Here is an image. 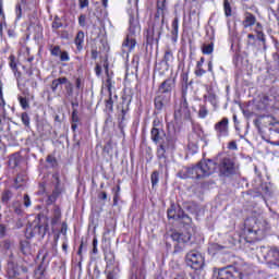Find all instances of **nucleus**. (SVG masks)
I'll use <instances>...</instances> for the list:
<instances>
[{"label":"nucleus","instance_id":"nucleus-1","mask_svg":"<svg viewBox=\"0 0 279 279\" xmlns=\"http://www.w3.org/2000/svg\"><path fill=\"white\" fill-rule=\"evenodd\" d=\"M180 129H175V125L168 124V134L165 132L162 121L155 118L153 121V128L150 130V141L157 145L156 156L160 162L167 165L169 156H173L178 149V135Z\"/></svg>","mask_w":279,"mask_h":279},{"label":"nucleus","instance_id":"nucleus-2","mask_svg":"<svg viewBox=\"0 0 279 279\" xmlns=\"http://www.w3.org/2000/svg\"><path fill=\"white\" fill-rule=\"evenodd\" d=\"M269 231V223L263 218H247L244 221V241L246 243H256L263 241Z\"/></svg>","mask_w":279,"mask_h":279},{"label":"nucleus","instance_id":"nucleus-3","mask_svg":"<svg viewBox=\"0 0 279 279\" xmlns=\"http://www.w3.org/2000/svg\"><path fill=\"white\" fill-rule=\"evenodd\" d=\"M217 171V162L213 159H204L198 162V165L186 168L185 172H179L178 177L182 180L192 178V180H202V178H208Z\"/></svg>","mask_w":279,"mask_h":279},{"label":"nucleus","instance_id":"nucleus-4","mask_svg":"<svg viewBox=\"0 0 279 279\" xmlns=\"http://www.w3.org/2000/svg\"><path fill=\"white\" fill-rule=\"evenodd\" d=\"M175 88V78L169 77L165 80L158 87L154 99L156 112L160 113L171 104V95Z\"/></svg>","mask_w":279,"mask_h":279},{"label":"nucleus","instance_id":"nucleus-5","mask_svg":"<svg viewBox=\"0 0 279 279\" xmlns=\"http://www.w3.org/2000/svg\"><path fill=\"white\" fill-rule=\"evenodd\" d=\"M141 35V22L138 21V16L130 13L129 17V28L126 37L122 44V48L126 49V51H132L134 47H136V36Z\"/></svg>","mask_w":279,"mask_h":279},{"label":"nucleus","instance_id":"nucleus-6","mask_svg":"<svg viewBox=\"0 0 279 279\" xmlns=\"http://www.w3.org/2000/svg\"><path fill=\"white\" fill-rule=\"evenodd\" d=\"M49 230V222L43 214H38L32 226L26 229L25 236L26 239H34L36 234L45 239L47 231Z\"/></svg>","mask_w":279,"mask_h":279},{"label":"nucleus","instance_id":"nucleus-7","mask_svg":"<svg viewBox=\"0 0 279 279\" xmlns=\"http://www.w3.org/2000/svg\"><path fill=\"white\" fill-rule=\"evenodd\" d=\"M193 234H195V228L190 227L186 232H178L174 231L171 233V239L174 241V250L172 254H182L184 250H186V243L191 241L193 238Z\"/></svg>","mask_w":279,"mask_h":279},{"label":"nucleus","instance_id":"nucleus-8","mask_svg":"<svg viewBox=\"0 0 279 279\" xmlns=\"http://www.w3.org/2000/svg\"><path fill=\"white\" fill-rule=\"evenodd\" d=\"M218 169L222 178H232L239 173V163L233 157L225 156L218 160Z\"/></svg>","mask_w":279,"mask_h":279},{"label":"nucleus","instance_id":"nucleus-9","mask_svg":"<svg viewBox=\"0 0 279 279\" xmlns=\"http://www.w3.org/2000/svg\"><path fill=\"white\" fill-rule=\"evenodd\" d=\"M165 32V21L153 20L150 28L146 32V46L151 47L154 43H159L162 33Z\"/></svg>","mask_w":279,"mask_h":279},{"label":"nucleus","instance_id":"nucleus-10","mask_svg":"<svg viewBox=\"0 0 279 279\" xmlns=\"http://www.w3.org/2000/svg\"><path fill=\"white\" fill-rule=\"evenodd\" d=\"M174 120L179 122L191 121V109H189V101H186V93L184 92L180 105L174 110Z\"/></svg>","mask_w":279,"mask_h":279},{"label":"nucleus","instance_id":"nucleus-11","mask_svg":"<svg viewBox=\"0 0 279 279\" xmlns=\"http://www.w3.org/2000/svg\"><path fill=\"white\" fill-rule=\"evenodd\" d=\"M214 278L216 279H243V272L236 270L232 266L214 269Z\"/></svg>","mask_w":279,"mask_h":279},{"label":"nucleus","instance_id":"nucleus-12","mask_svg":"<svg viewBox=\"0 0 279 279\" xmlns=\"http://www.w3.org/2000/svg\"><path fill=\"white\" fill-rule=\"evenodd\" d=\"M263 257L266 260L267 267L269 269H278L279 268V248L274 247H263Z\"/></svg>","mask_w":279,"mask_h":279},{"label":"nucleus","instance_id":"nucleus-13","mask_svg":"<svg viewBox=\"0 0 279 279\" xmlns=\"http://www.w3.org/2000/svg\"><path fill=\"white\" fill-rule=\"evenodd\" d=\"M187 267L195 269V271L199 269H204V256L199 254L197 251H191L185 256Z\"/></svg>","mask_w":279,"mask_h":279},{"label":"nucleus","instance_id":"nucleus-14","mask_svg":"<svg viewBox=\"0 0 279 279\" xmlns=\"http://www.w3.org/2000/svg\"><path fill=\"white\" fill-rule=\"evenodd\" d=\"M262 104L265 106H270V108L279 109V93L278 88L271 87L268 94H265L262 97Z\"/></svg>","mask_w":279,"mask_h":279},{"label":"nucleus","instance_id":"nucleus-15","mask_svg":"<svg viewBox=\"0 0 279 279\" xmlns=\"http://www.w3.org/2000/svg\"><path fill=\"white\" fill-rule=\"evenodd\" d=\"M229 123L230 120L228 118H222L219 122H217L214 126L217 137L218 138H223L230 134V129H229Z\"/></svg>","mask_w":279,"mask_h":279},{"label":"nucleus","instance_id":"nucleus-16","mask_svg":"<svg viewBox=\"0 0 279 279\" xmlns=\"http://www.w3.org/2000/svg\"><path fill=\"white\" fill-rule=\"evenodd\" d=\"M256 34H257V50L258 51H267V39L265 38V33H263V24L260 22H256Z\"/></svg>","mask_w":279,"mask_h":279},{"label":"nucleus","instance_id":"nucleus-17","mask_svg":"<svg viewBox=\"0 0 279 279\" xmlns=\"http://www.w3.org/2000/svg\"><path fill=\"white\" fill-rule=\"evenodd\" d=\"M184 209L180 205L172 203L167 210L168 219H173V221H180V217L182 216Z\"/></svg>","mask_w":279,"mask_h":279},{"label":"nucleus","instance_id":"nucleus-18","mask_svg":"<svg viewBox=\"0 0 279 279\" xmlns=\"http://www.w3.org/2000/svg\"><path fill=\"white\" fill-rule=\"evenodd\" d=\"M26 74L28 75V82H31V86L32 88H38V80H41L40 77V70L38 69H34V68H29L26 71Z\"/></svg>","mask_w":279,"mask_h":279},{"label":"nucleus","instance_id":"nucleus-19","mask_svg":"<svg viewBox=\"0 0 279 279\" xmlns=\"http://www.w3.org/2000/svg\"><path fill=\"white\" fill-rule=\"evenodd\" d=\"M256 25V15L250 11H245L243 14L242 27L247 29L248 27H254Z\"/></svg>","mask_w":279,"mask_h":279},{"label":"nucleus","instance_id":"nucleus-20","mask_svg":"<svg viewBox=\"0 0 279 279\" xmlns=\"http://www.w3.org/2000/svg\"><path fill=\"white\" fill-rule=\"evenodd\" d=\"M253 186L255 189V191H258L259 193H264L265 195H269L270 191H269V184L268 183H263V179L260 178V175L258 177V179H255L253 181Z\"/></svg>","mask_w":279,"mask_h":279},{"label":"nucleus","instance_id":"nucleus-21","mask_svg":"<svg viewBox=\"0 0 279 279\" xmlns=\"http://www.w3.org/2000/svg\"><path fill=\"white\" fill-rule=\"evenodd\" d=\"M7 274L9 278H16L19 276V265L14 260L9 259L7 264Z\"/></svg>","mask_w":279,"mask_h":279},{"label":"nucleus","instance_id":"nucleus-22","mask_svg":"<svg viewBox=\"0 0 279 279\" xmlns=\"http://www.w3.org/2000/svg\"><path fill=\"white\" fill-rule=\"evenodd\" d=\"M62 219V209L60 206L54 205L52 208L51 226H58V222Z\"/></svg>","mask_w":279,"mask_h":279},{"label":"nucleus","instance_id":"nucleus-23","mask_svg":"<svg viewBox=\"0 0 279 279\" xmlns=\"http://www.w3.org/2000/svg\"><path fill=\"white\" fill-rule=\"evenodd\" d=\"M105 260L107 263V269H110V267H119V264H117L114 259V253L112 251L105 252Z\"/></svg>","mask_w":279,"mask_h":279},{"label":"nucleus","instance_id":"nucleus-24","mask_svg":"<svg viewBox=\"0 0 279 279\" xmlns=\"http://www.w3.org/2000/svg\"><path fill=\"white\" fill-rule=\"evenodd\" d=\"M172 31H171V39L172 43H178V32L180 29V19L174 17L171 24Z\"/></svg>","mask_w":279,"mask_h":279},{"label":"nucleus","instance_id":"nucleus-25","mask_svg":"<svg viewBox=\"0 0 279 279\" xmlns=\"http://www.w3.org/2000/svg\"><path fill=\"white\" fill-rule=\"evenodd\" d=\"M74 45L76 46V51L82 52L84 49V33L83 31H78L75 38H74Z\"/></svg>","mask_w":279,"mask_h":279},{"label":"nucleus","instance_id":"nucleus-26","mask_svg":"<svg viewBox=\"0 0 279 279\" xmlns=\"http://www.w3.org/2000/svg\"><path fill=\"white\" fill-rule=\"evenodd\" d=\"M82 123V119H80V116L77 114V109H73L72 116H71V130L72 132L77 131V125Z\"/></svg>","mask_w":279,"mask_h":279},{"label":"nucleus","instance_id":"nucleus-27","mask_svg":"<svg viewBox=\"0 0 279 279\" xmlns=\"http://www.w3.org/2000/svg\"><path fill=\"white\" fill-rule=\"evenodd\" d=\"M190 21H197V23H199V3H195L191 5Z\"/></svg>","mask_w":279,"mask_h":279},{"label":"nucleus","instance_id":"nucleus-28","mask_svg":"<svg viewBox=\"0 0 279 279\" xmlns=\"http://www.w3.org/2000/svg\"><path fill=\"white\" fill-rule=\"evenodd\" d=\"M62 84H66V76L54 78L51 82V85H50V88H51L52 93H57L58 92V87L62 86Z\"/></svg>","mask_w":279,"mask_h":279},{"label":"nucleus","instance_id":"nucleus-29","mask_svg":"<svg viewBox=\"0 0 279 279\" xmlns=\"http://www.w3.org/2000/svg\"><path fill=\"white\" fill-rule=\"evenodd\" d=\"M179 219H181V221H183L184 226H186L185 230L182 232H189V228H193V226H191L193 223V219L189 215H186L184 213V210L182 211V215L180 216Z\"/></svg>","mask_w":279,"mask_h":279},{"label":"nucleus","instance_id":"nucleus-30","mask_svg":"<svg viewBox=\"0 0 279 279\" xmlns=\"http://www.w3.org/2000/svg\"><path fill=\"white\" fill-rule=\"evenodd\" d=\"M65 84V97L66 99H73V95H74V90L75 87L73 86V83H71L69 81V78H66V83Z\"/></svg>","mask_w":279,"mask_h":279},{"label":"nucleus","instance_id":"nucleus-31","mask_svg":"<svg viewBox=\"0 0 279 279\" xmlns=\"http://www.w3.org/2000/svg\"><path fill=\"white\" fill-rule=\"evenodd\" d=\"M104 66H105V73L107 75L105 86L107 87V90H108L109 95H111V93H112V77H110V72H109V69H108V64H105Z\"/></svg>","mask_w":279,"mask_h":279},{"label":"nucleus","instance_id":"nucleus-32","mask_svg":"<svg viewBox=\"0 0 279 279\" xmlns=\"http://www.w3.org/2000/svg\"><path fill=\"white\" fill-rule=\"evenodd\" d=\"M225 16L230 19L232 16V0H223Z\"/></svg>","mask_w":279,"mask_h":279},{"label":"nucleus","instance_id":"nucleus-33","mask_svg":"<svg viewBox=\"0 0 279 279\" xmlns=\"http://www.w3.org/2000/svg\"><path fill=\"white\" fill-rule=\"evenodd\" d=\"M202 51H203L204 56H210V53H213L215 51V44L214 43L204 44L202 47Z\"/></svg>","mask_w":279,"mask_h":279},{"label":"nucleus","instance_id":"nucleus-34","mask_svg":"<svg viewBox=\"0 0 279 279\" xmlns=\"http://www.w3.org/2000/svg\"><path fill=\"white\" fill-rule=\"evenodd\" d=\"M106 110L109 112H114V100L112 99V93L109 94V98L105 100Z\"/></svg>","mask_w":279,"mask_h":279},{"label":"nucleus","instance_id":"nucleus-35","mask_svg":"<svg viewBox=\"0 0 279 279\" xmlns=\"http://www.w3.org/2000/svg\"><path fill=\"white\" fill-rule=\"evenodd\" d=\"M172 61H173V51H171V49L168 48L165 51L163 59L161 60V62L169 64Z\"/></svg>","mask_w":279,"mask_h":279},{"label":"nucleus","instance_id":"nucleus-36","mask_svg":"<svg viewBox=\"0 0 279 279\" xmlns=\"http://www.w3.org/2000/svg\"><path fill=\"white\" fill-rule=\"evenodd\" d=\"M156 71H159L160 75H165V73L169 71V64L165 63L163 61H160L156 64Z\"/></svg>","mask_w":279,"mask_h":279},{"label":"nucleus","instance_id":"nucleus-37","mask_svg":"<svg viewBox=\"0 0 279 279\" xmlns=\"http://www.w3.org/2000/svg\"><path fill=\"white\" fill-rule=\"evenodd\" d=\"M107 279H119V267L116 266L112 270H106Z\"/></svg>","mask_w":279,"mask_h":279},{"label":"nucleus","instance_id":"nucleus-38","mask_svg":"<svg viewBox=\"0 0 279 279\" xmlns=\"http://www.w3.org/2000/svg\"><path fill=\"white\" fill-rule=\"evenodd\" d=\"M150 182H151V187L156 189L158 186V182H160V173L158 171H154L150 175Z\"/></svg>","mask_w":279,"mask_h":279},{"label":"nucleus","instance_id":"nucleus-39","mask_svg":"<svg viewBox=\"0 0 279 279\" xmlns=\"http://www.w3.org/2000/svg\"><path fill=\"white\" fill-rule=\"evenodd\" d=\"M63 25L64 24H62V20H60L58 15L54 16V20L51 24L52 32H58V29H60V27H63Z\"/></svg>","mask_w":279,"mask_h":279},{"label":"nucleus","instance_id":"nucleus-40","mask_svg":"<svg viewBox=\"0 0 279 279\" xmlns=\"http://www.w3.org/2000/svg\"><path fill=\"white\" fill-rule=\"evenodd\" d=\"M12 208L15 215H19L20 217L23 215V206L21 205V202L19 201L13 202Z\"/></svg>","mask_w":279,"mask_h":279},{"label":"nucleus","instance_id":"nucleus-41","mask_svg":"<svg viewBox=\"0 0 279 279\" xmlns=\"http://www.w3.org/2000/svg\"><path fill=\"white\" fill-rule=\"evenodd\" d=\"M167 12V9H158L155 13L153 21H165V13Z\"/></svg>","mask_w":279,"mask_h":279},{"label":"nucleus","instance_id":"nucleus-42","mask_svg":"<svg viewBox=\"0 0 279 279\" xmlns=\"http://www.w3.org/2000/svg\"><path fill=\"white\" fill-rule=\"evenodd\" d=\"M20 250H21L22 254H24V255L29 254V242H27V240L21 241Z\"/></svg>","mask_w":279,"mask_h":279},{"label":"nucleus","instance_id":"nucleus-43","mask_svg":"<svg viewBox=\"0 0 279 279\" xmlns=\"http://www.w3.org/2000/svg\"><path fill=\"white\" fill-rule=\"evenodd\" d=\"M208 117V107L206 105H199L198 118L206 119Z\"/></svg>","mask_w":279,"mask_h":279},{"label":"nucleus","instance_id":"nucleus-44","mask_svg":"<svg viewBox=\"0 0 279 279\" xmlns=\"http://www.w3.org/2000/svg\"><path fill=\"white\" fill-rule=\"evenodd\" d=\"M128 105L126 107H122L119 116H118V120H119V125H123V121H125V114H128Z\"/></svg>","mask_w":279,"mask_h":279},{"label":"nucleus","instance_id":"nucleus-45","mask_svg":"<svg viewBox=\"0 0 279 279\" xmlns=\"http://www.w3.org/2000/svg\"><path fill=\"white\" fill-rule=\"evenodd\" d=\"M221 250H226V246L218 243H211L209 245V252H213V254H217V252H221Z\"/></svg>","mask_w":279,"mask_h":279},{"label":"nucleus","instance_id":"nucleus-46","mask_svg":"<svg viewBox=\"0 0 279 279\" xmlns=\"http://www.w3.org/2000/svg\"><path fill=\"white\" fill-rule=\"evenodd\" d=\"M204 100L211 104V106H217V95L209 93L208 95L204 96Z\"/></svg>","mask_w":279,"mask_h":279},{"label":"nucleus","instance_id":"nucleus-47","mask_svg":"<svg viewBox=\"0 0 279 279\" xmlns=\"http://www.w3.org/2000/svg\"><path fill=\"white\" fill-rule=\"evenodd\" d=\"M113 191V206H118L119 205V197H120V193H121V186H117L116 189L112 190Z\"/></svg>","mask_w":279,"mask_h":279},{"label":"nucleus","instance_id":"nucleus-48","mask_svg":"<svg viewBox=\"0 0 279 279\" xmlns=\"http://www.w3.org/2000/svg\"><path fill=\"white\" fill-rule=\"evenodd\" d=\"M1 199H2L3 204H8L10 202V199H12V191L5 190L2 193Z\"/></svg>","mask_w":279,"mask_h":279},{"label":"nucleus","instance_id":"nucleus-49","mask_svg":"<svg viewBox=\"0 0 279 279\" xmlns=\"http://www.w3.org/2000/svg\"><path fill=\"white\" fill-rule=\"evenodd\" d=\"M247 45L251 47H256V43L258 40V37H256L254 34H248L247 35Z\"/></svg>","mask_w":279,"mask_h":279},{"label":"nucleus","instance_id":"nucleus-50","mask_svg":"<svg viewBox=\"0 0 279 279\" xmlns=\"http://www.w3.org/2000/svg\"><path fill=\"white\" fill-rule=\"evenodd\" d=\"M50 53L51 56H53L54 58H60V54L62 53V49L60 48V46H53L50 49Z\"/></svg>","mask_w":279,"mask_h":279},{"label":"nucleus","instance_id":"nucleus-51","mask_svg":"<svg viewBox=\"0 0 279 279\" xmlns=\"http://www.w3.org/2000/svg\"><path fill=\"white\" fill-rule=\"evenodd\" d=\"M75 89L76 90H84V80L82 77L75 78Z\"/></svg>","mask_w":279,"mask_h":279},{"label":"nucleus","instance_id":"nucleus-52","mask_svg":"<svg viewBox=\"0 0 279 279\" xmlns=\"http://www.w3.org/2000/svg\"><path fill=\"white\" fill-rule=\"evenodd\" d=\"M21 120H22V123L25 125V128H29V114H27V112H23L21 114Z\"/></svg>","mask_w":279,"mask_h":279},{"label":"nucleus","instance_id":"nucleus-53","mask_svg":"<svg viewBox=\"0 0 279 279\" xmlns=\"http://www.w3.org/2000/svg\"><path fill=\"white\" fill-rule=\"evenodd\" d=\"M19 101L23 110H27V108H29V102L27 101V98L19 96Z\"/></svg>","mask_w":279,"mask_h":279},{"label":"nucleus","instance_id":"nucleus-54","mask_svg":"<svg viewBox=\"0 0 279 279\" xmlns=\"http://www.w3.org/2000/svg\"><path fill=\"white\" fill-rule=\"evenodd\" d=\"M46 161L48 162V165H50V167H58V159H56V157L49 155L46 158Z\"/></svg>","mask_w":279,"mask_h":279},{"label":"nucleus","instance_id":"nucleus-55","mask_svg":"<svg viewBox=\"0 0 279 279\" xmlns=\"http://www.w3.org/2000/svg\"><path fill=\"white\" fill-rule=\"evenodd\" d=\"M14 182H15V189L19 190V187L21 186V183L25 182V177H23V174H17Z\"/></svg>","mask_w":279,"mask_h":279},{"label":"nucleus","instance_id":"nucleus-56","mask_svg":"<svg viewBox=\"0 0 279 279\" xmlns=\"http://www.w3.org/2000/svg\"><path fill=\"white\" fill-rule=\"evenodd\" d=\"M59 58L61 62H69V60H71V57H69L68 51H61Z\"/></svg>","mask_w":279,"mask_h":279},{"label":"nucleus","instance_id":"nucleus-57","mask_svg":"<svg viewBox=\"0 0 279 279\" xmlns=\"http://www.w3.org/2000/svg\"><path fill=\"white\" fill-rule=\"evenodd\" d=\"M35 274L39 276V278H43V276H45V266L43 264H39Z\"/></svg>","mask_w":279,"mask_h":279},{"label":"nucleus","instance_id":"nucleus-58","mask_svg":"<svg viewBox=\"0 0 279 279\" xmlns=\"http://www.w3.org/2000/svg\"><path fill=\"white\" fill-rule=\"evenodd\" d=\"M157 9L167 10V0H157Z\"/></svg>","mask_w":279,"mask_h":279},{"label":"nucleus","instance_id":"nucleus-59","mask_svg":"<svg viewBox=\"0 0 279 279\" xmlns=\"http://www.w3.org/2000/svg\"><path fill=\"white\" fill-rule=\"evenodd\" d=\"M86 14H81L78 16V25L80 27H86Z\"/></svg>","mask_w":279,"mask_h":279},{"label":"nucleus","instance_id":"nucleus-60","mask_svg":"<svg viewBox=\"0 0 279 279\" xmlns=\"http://www.w3.org/2000/svg\"><path fill=\"white\" fill-rule=\"evenodd\" d=\"M52 178L54 180V187H62L60 184V174L58 172L52 174Z\"/></svg>","mask_w":279,"mask_h":279},{"label":"nucleus","instance_id":"nucleus-61","mask_svg":"<svg viewBox=\"0 0 279 279\" xmlns=\"http://www.w3.org/2000/svg\"><path fill=\"white\" fill-rule=\"evenodd\" d=\"M9 60H10V68L12 69L13 72H16L17 66H16V61L14 56H10Z\"/></svg>","mask_w":279,"mask_h":279},{"label":"nucleus","instance_id":"nucleus-62","mask_svg":"<svg viewBox=\"0 0 279 279\" xmlns=\"http://www.w3.org/2000/svg\"><path fill=\"white\" fill-rule=\"evenodd\" d=\"M23 199L25 208H29V206H32V198H29V194H24Z\"/></svg>","mask_w":279,"mask_h":279},{"label":"nucleus","instance_id":"nucleus-63","mask_svg":"<svg viewBox=\"0 0 279 279\" xmlns=\"http://www.w3.org/2000/svg\"><path fill=\"white\" fill-rule=\"evenodd\" d=\"M194 73L196 77H202L203 75H206V70L203 68H196Z\"/></svg>","mask_w":279,"mask_h":279},{"label":"nucleus","instance_id":"nucleus-64","mask_svg":"<svg viewBox=\"0 0 279 279\" xmlns=\"http://www.w3.org/2000/svg\"><path fill=\"white\" fill-rule=\"evenodd\" d=\"M58 199V196L54 195V194H51L48 196V199H47V205L48 206H51V204H54V202Z\"/></svg>","mask_w":279,"mask_h":279}]
</instances>
